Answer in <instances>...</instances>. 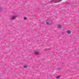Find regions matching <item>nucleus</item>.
I'll return each mask as SVG.
<instances>
[{"label": "nucleus", "mask_w": 79, "mask_h": 79, "mask_svg": "<svg viewBox=\"0 0 79 79\" xmlns=\"http://www.w3.org/2000/svg\"><path fill=\"white\" fill-rule=\"evenodd\" d=\"M46 24L48 26H49V25H50V24H53V22H52V21L51 19L47 20L46 21Z\"/></svg>", "instance_id": "nucleus-1"}, {"label": "nucleus", "mask_w": 79, "mask_h": 79, "mask_svg": "<svg viewBox=\"0 0 79 79\" xmlns=\"http://www.w3.org/2000/svg\"><path fill=\"white\" fill-rule=\"evenodd\" d=\"M34 55H38V54H39V52L37 51H35V53H34Z\"/></svg>", "instance_id": "nucleus-2"}, {"label": "nucleus", "mask_w": 79, "mask_h": 79, "mask_svg": "<svg viewBox=\"0 0 79 79\" xmlns=\"http://www.w3.org/2000/svg\"><path fill=\"white\" fill-rule=\"evenodd\" d=\"M67 33L68 34H70L71 33V31L70 30H68L67 31Z\"/></svg>", "instance_id": "nucleus-3"}, {"label": "nucleus", "mask_w": 79, "mask_h": 79, "mask_svg": "<svg viewBox=\"0 0 79 79\" xmlns=\"http://www.w3.org/2000/svg\"><path fill=\"white\" fill-rule=\"evenodd\" d=\"M16 18V17L15 16L13 17H11V20H13V19H15Z\"/></svg>", "instance_id": "nucleus-4"}, {"label": "nucleus", "mask_w": 79, "mask_h": 79, "mask_svg": "<svg viewBox=\"0 0 79 79\" xmlns=\"http://www.w3.org/2000/svg\"><path fill=\"white\" fill-rule=\"evenodd\" d=\"M58 27L59 29H61V25H58Z\"/></svg>", "instance_id": "nucleus-5"}, {"label": "nucleus", "mask_w": 79, "mask_h": 79, "mask_svg": "<svg viewBox=\"0 0 79 79\" xmlns=\"http://www.w3.org/2000/svg\"><path fill=\"white\" fill-rule=\"evenodd\" d=\"M60 77H61V76L60 75L59 76L56 77V79H59V78H60Z\"/></svg>", "instance_id": "nucleus-6"}, {"label": "nucleus", "mask_w": 79, "mask_h": 79, "mask_svg": "<svg viewBox=\"0 0 79 79\" xmlns=\"http://www.w3.org/2000/svg\"><path fill=\"white\" fill-rule=\"evenodd\" d=\"M27 66H28V65H26V66H24L23 67H24V68H27Z\"/></svg>", "instance_id": "nucleus-7"}, {"label": "nucleus", "mask_w": 79, "mask_h": 79, "mask_svg": "<svg viewBox=\"0 0 79 79\" xmlns=\"http://www.w3.org/2000/svg\"><path fill=\"white\" fill-rule=\"evenodd\" d=\"M53 1V0H51L50 1V3H53V2H52Z\"/></svg>", "instance_id": "nucleus-8"}, {"label": "nucleus", "mask_w": 79, "mask_h": 79, "mask_svg": "<svg viewBox=\"0 0 79 79\" xmlns=\"http://www.w3.org/2000/svg\"><path fill=\"white\" fill-rule=\"evenodd\" d=\"M2 10H3V8H0V11H2Z\"/></svg>", "instance_id": "nucleus-9"}, {"label": "nucleus", "mask_w": 79, "mask_h": 79, "mask_svg": "<svg viewBox=\"0 0 79 79\" xmlns=\"http://www.w3.org/2000/svg\"><path fill=\"white\" fill-rule=\"evenodd\" d=\"M61 69V68H59V69H58V70L59 71H60Z\"/></svg>", "instance_id": "nucleus-10"}, {"label": "nucleus", "mask_w": 79, "mask_h": 79, "mask_svg": "<svg viewBox=\"0 0 79 79\" xmlns=\"http://www.w3.org/2000/svg\"><path fill=\"white\" fill-rule=\"evenodd\" d=\"M26 19H27V18H26V17H24V19L25 20Z\"/></svg>", "instance_id": "nucleus-11"}, {"label": "nucleus", "mask_w": 79, "mask_h": 79, "mask_svg": "<svg viewBox=\"0 0 79 79\" xmlns=\"http://www.w3.org/2000/svg\"><path fill=\"white\" fill-rule=\"evenodd\" d=\"M69 3H67V5H69Z\"/></svg>", "instance_id": "nucleus-12"}, {"label": "nucleus", "mask_w": 79, "mask_h": 79, "mask_svg": "<svg viewBox=\"0 0 79 79\" xmlns=\"http://www.w3.org/2000/svg\"><path fill=\"white\" fill-rule=\"evenodd\" d=\"M62 34H64V32H62Z\"/></svg>", "instance_id": "nucleus-13"}, {"label": "nucleus", "mask_w": 79, "mask_h": 79, "mask_svg": "<svg viewBox=\"0 0 79 79\" xmlns=\"http://www.w3.org/2000/svg\"><path fill=\"white\" fill-rule=\"evenodd\" d=\"M54 3H56V2H54Z\"/></svg>", "instance_id": "nucleus-14"}]
</instances>
